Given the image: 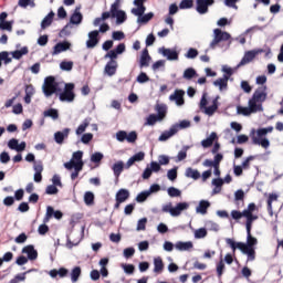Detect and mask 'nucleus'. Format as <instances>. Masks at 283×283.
I'll use <instances>...</instances> for the list:
<instances>
[{
  "instance_id": "1",
  "label": "nucleus",
  "mask_w": 283,
  "mask_h": 283,
  "mask_svg": "<svg viewBox=\"0 0 283 283\" xmlns=\"http://www.w3.org/2000/svg\"><path fill=\"white\" fill-rule=\"evenodd\" d=\"M227 244L232 249L233 253H235L237 249H255L258 244V239L251 235V232H247V243L244 242H235L233 239H226Z\"/></svg>"
},
{
  "instance_id": "2",
  "label": "nucleus",
  "mask_w": 283,
  "mask_h": 283,
  "mask_svg": "<svg viewBox=\"0 0 283 283\" xmlns=\"http://www.w3.org/2000/svg\"><path fill=\"white\" fill-rule=\"evenodd\" d=\"M266 86L259 87L254 91L252 98L249 102L256 108L259 112H264L262 104L266 101Z\"/></svg>"
},
{
  "instance_id": "3",
  "label": "nucleus",
  "mask_w": 283,
  "mask_h": 283,
  "mask_svg": "<svg viewBox=\"0 0 283 283\" xmlns=\"http://www.w3.org/2000/svg\"><path fill=\"white\" fill-rule=\"evenodd\" d=\"M187 209H189V202L185 201L178 202L176 207H172L171 203H168L163 207L161 211H164V213H170L172 218H178V216H180L182 211H187Z\"/></svg>"
},
{
  "instance_id": "4",
  "label": "nucleus",
  "mask_w": 283,
  "mask_h": 283,
  "mask_svg": "<svg viewBox=\"0 0 283 283\" xmlns=\"http://www.w3.org/2000/svg\"><path fill=\"white\" fill-rule=\"evenodd\" d=\"M61 103H74L76 94L74 93V83L64 84V90L59 94Z\"/></svg>"
},
{
  "instance_id": "5",
  "label": "nucleus",
  "mask_w": 283,
  "mask_h": 283,
  "mask_svg": "<svg viewBox=\"0 0 283 283\" xmlns=\"http://www.w3.org/2000/svg\"><path fill=\"white\" fill-rule=\"evenodd\" d=\"M213 40L210 42V49L216 50L222 41H230L231 40V34L227 31H221L220 29H214L213 30Z\"/></svg>"
},
{
  "instance_id": "6",
  "label": "nucleus",
  "mask_w": 283,
  "mask_h": 283,
  "mask_svg": "<svg viewBox=\"0 0 283 283\" xmlns=\"http://www.w3.org/2000/svg\"><path fill=\"white\" fill-rule=\"evenodd\" d=\"M262 53H264V49H254L251 51H247L244 53L242 60L240 61V63L237 65L235 70H238V67L249 65V63H251V61H253V59H255V56H258V54H262Z\"/></svg>"
},
{
  "instance_id": "7",
  "label": "nucleus",
  "mask_w": 283,
  "mask_h": 283,
  "mask_svg": "<svg viewBox=\"0 0 283 283\" xmlns=\"http://www.w3.org/2000/svg\"><path fill=\"white\" fill-rule=\"evenodd\" d=\"M233 76V72H224L222 77L217 78L213 82L214 87H219L220 92L229 87V78Z\"/></svg>"
},
{
  "instance_id": "8",
  "label": "nucleus",
  "mask_w": 283,
  "mask_h": 283,
  "mask_svg": "<svg viewBox=\"0 0 283 283\" xmlns=\"http://www.w3.org/2000/svg\"><path fill=\"white\" fill-rule=\"evenodd\" d=\"M216 0H196V11L198 14H207L209 7L213 6Z\"/></svg>"
},
{
  "instance_id": "9",
  "label": "nucleus",
  "mask_w": 283,
  "mask_h": 283,
  "mask_svg": "<svg viewBox=\"0 0 283 283\" xmlns=\"http://www.w3.org/2000/svg\"><path fill=\"white\" fill-rule=\"evenodd\" d=\"M249 106H238L237 114H241L242 116H251V114H258V108L253 106L252 103L248 102Z\"/></svg>"
},
{
  "instance_id": "10",
  "label": "nucleus",
  "mask_w": 283,
  "mask_h": 283,
  "mask_svg": "<svg viewBox=\"0 0 283 283\" xmlns=\"http://www.w3.org/2000/svg\"><path fill=\"white\" fill-rule=\"evenodd\" d=\"M169 101H175L176 105L181 107V105H185V91L176 90L174 94L169 96Z\"/></svg>"
},
{
  "instance_id": "11",
  "label": "nucleus",
  "mask_w": 283,
  "mask_h": 283,
  "mask_svg": "<svg viewBox=\"0 0 283 283\" xmlns=\"http://www.w3.org/2000/svg\"><path fill=\"white\" fill-rule=\"evenodd\" d=\"M70 132H71L70 128H64L63 130H59L54 133V142L57 145H63L64 140L69 138Z\"/></svg>"
},
{
  "instance_id": "12",
  "label": "nucleus",
  "mask_w": 283,
  "mask_h": 283,
  "mask_svg": "<svg viewBox=\"0 0 283 283\" xmlns=\"http://www.w3.org/2000/svg\"><path fill=\"white\" fill-rule=\"evenodd\" d=\"M222 160H224V155H222L221 153H217L214 155L213 160L211 159H206L202 165L203 167H212V166H217L220 167V163H222Z\"/></svg>"
},
{
  "instance_id": "13",
  "label": "nucleus",
  "mask_w": 283,
  "mask_h": 283,
  "mask_svg": "<svg viewBox=\"0 0 283 283\" xmlns=\"http://www.w3.org/2000/svg\"><path fill=\"white\" fill-rule=\"evenodd\" d=\"M97 45H98V30H94L88 33V40L86 41V48L92 50Z\"/></svg>"
},
{
  "instance_id": "14",
  "label": "nucleus",
  "mask_w": 283,
  "mask_h": 283,
  "mask_svg": "<svg viewBox=\"0 0 283 283\" xmlns=\"http://www.w3.org/2000/svg\"><path fill=\"white\" fill-rule=\"evenodd\" d=\"M159 52L160 54H163V56L168 59V61H178V52L174 49H167L163 46L161 49H159Z\"/></svg>"
},
{
  "instance_id": "15",
  "label": "nucleus",
  "mask_w": 283,
  "mask_h": 283,
  "mask_svg": "<svg viewBox=\"0 0 283 283\" xmlns=\"http://www.w3.org/2000/svg\"><path fill=\"white\" fill-rule=\"evenodd\" d=\"M22 253L28 254L27 260L34 261V260H36V258H39V252L36 251V249H34V245H32V244L24 247L22 249Z\"/></svg>"
},
{
  "instance_id": "16",
  "label": "nucleus",
  "mask_w": 283,
  "mask_h": 283,
  "mask_svg": "<svg viewBox=\"0 0 283 283\" xmlns=\"http://www.w3.org/2000/svg\"><path fill=\"white\" fill-rule=\"evenodd\" d=\"M216 140H218V133L212 132L209 137L201 140V147H203V149H209V147H213Z\"/></svg>"
},
{
  "instance_id": "17",
  "label": "nucleus",
  "mask_w": 283,
  "mask_h": 283,
  "mask_svg": "<svg viewBox=\"0 0 283 283\" xmlns=\"http://www.w3.org/2000/svg\"><path fill=\"white\" fill-rule=\"evenodd\" d=\"M145 1L147 0H134V6L137 8L132 9V14H145L147 7H145Z\"/></svg>"
},
{
  "instance_id": "18",
  "label": "nucleus",
  "mask_w": 283,
  "mask_h": 283,
  "mask_svg": "<svg viewBox=\"0 0 283 283\" xmlns=\"http://www.w3.org/2000/svg\"><path fill=\"white\" fill-rule=\"evenodd\" d=\"M149 61H151V56L149 55V50L144 49L139 59V66L149 67Z\"/></svg>"
},
{
  "instance_id": "19",
  "label": "nucleus",
  "mask_w": 283,
  "mask_h": 283,
  "mask_svg": "<svg viewBox=\"0 0 283 283\" xmlns=\"http://www.w3.org/2000/svg\"><path fill=\"white\" fill-rule=\"evenodd\" d=\"M115 200L119 202H127L129 200V190L122 188L115 195Z\"/></svg>"
},
{
  "instance_id": "20",
  "label": "nucleus",
  "mask_w": 283,
  "mask_h": 283,
  "mask_svg": "<svg viewBox=\"0 0 283 283\" xmlns=\"http://www.w3.org/2000/svg\"><path fill=\"white\" fill-rule=\"evenodd\" d=\"M85 166L84 161L81 163H64V167L65 169H67L69 171H72V169H74V171H76L77 174H81V171H83V167Z\"/></svg>"
},
{
  "instance_id": "21",
  "label": "nucleus",
  "mask_w": 283,
  "mask_h": 283,
  "mask_svg": "<svg viewBox=\"0 0 283 283\" xmlns=\"http://www.w3.org/2000/svg\"><path fill=\"white\" fill-rule=\"evenodd\" d=\"M70 48H72V44L70 42H59L54 46L53 54H61V52H66V50H70Z\"/></svg>"
},
{
  "instance_id": "22",
  "label": "nucleus",
  "mask_w": 283,
  "mask_h": 283,
  "mask_svg": "<svg viewBox=\"0 0 283 283\" xmlns=\"http://www.w3.org/2000/svg\"><path fill=\"white\" fill-rule=\"evenodd\" d=\"M157 114L156 116L159 120H165L167 118V105L166 104H157L155 107Z\"/></svg>"
},
{
  "instance_id": "23",
  "label": "nucleus",
  "mask_w": 283,
  "mask_h": 283,
  "mask_svg": "<svg viewBox=\"0 0 283 283\" xmlns=\"http://www.w3.org/2000/svg\"><path fill=\"white\" fill-rule=\"evenodd\" d=\"M209 207H211V202H209V200H200L198 207L196 208V212L201 213V216H206Z\"/></svg>"
},
{
  "instance_id": "24",
  "label": "nucleus",
  "mask_w": 283,
  "mask_h": 283,
  "mask_svg": "<svg viewBox=\"0 0 283 283\" xmlns=\"http://www.w3.org/2000/svg\"><path fill=\"white\" fill-rule=\"evenodd\" d=\"M243 255L248 256V262H253L255 260V248H237Z\"/></svg>"
},
{
  "instance_id": "25",
  "label": "nucleus",
  "mask_w": 283,
  "mask_h": 283,
  "mask_svg": "<svg viewBox=\"0 0 283 283\" xmlns=\"http://www.w3.org/2000/svg\"><path fill=\"white\" fill-rule=\"evenodd\" d=\"M172 136H176V129H174V126H170L169 130H165L159 136L158 140L159 143H165L169 140Z\"/></svg>"
},
{
  "instance_id": "26",
  "label": "nucleus",
  "mask_w": 283,
  "mask_h": 283,
  "mask_svg": "<svg viewBox=\"0 0 283 283\" xmlns=\"http://www.w3.org/2000/svg\"><path fill=\"white\" fill-rule=\"evenodd\" d=\"M135 17L137 18V23H142V24H147L148 22L151 21V19H154V12H149V13H142V14H135Z\"/></svg>"
},
{
  "instance_id": "27",
  "label": "nucleus",
  "mask_w": 283,
  "mask_h": 283,
  "mask_svg": "<svg viewBox=\"0 0 283 283\" xmlns=\"http://www.w3.org/2000/svg\"><path fill=\"white\" fill-rule=\"evenodd\" d=\"M78 10H81V8H76L75 12L71 15L70 22L73 25H78L83 22V14L78 12Z\"/></svg>"
},
{
  "instance_id": "28",
  "label": "nucleus",
  "mask_w": 283,
  "mask_h": 283,
  "mask_svg": "<svg viewBox=\"0 0 283 283\" xmlns=\"http://www.w3.org/2000/svg\"><path fill=\"white\" fill-rule=\"evenodd\" d=\"M280 196L277 193H270L268 198V212L271 218H273V202H276Z\"/></svg>"
},
{
  "instance_id": "29",
  "label": "nucleus",
  "mask_w": 283,
  "mask_h": 283,
  "mask_svg": "<svg viewBox=\"0 0 283 283\" xmlns=\"http://www.w3.org/2000/svg\"><path fill=\"white\" fill-rule=\"evenodd\" d=\"M252 143L253 145H261V147H263L264 149H269V147H271V142L266 137H263V138L252 137Z\"/></svg>"
},
{
  "instance_id": "30",
  "label": "nucleus",
  "mask_w": 283,
  "mask_h": 283,
  "mask_svg": "<svg viewBox=\"0 0 283 283\" xmlns=\"http://www.w3.org/2000/svg\"><path fill=\"white\" fill-rule=\"evenodd\" d=\"M176 249L178 251H189L190 249H193V242L191 241H178L176 244H175Z\"/></svg>"
},
{
  "instance_id": "31",
  "label": "nucleus",
  "mask_w": 283,
  "mask_h": 283,
  "mask_svg": "<svg viewBox=\"0 0 283 283\" xmlns=\"http://www.w3.org/2000/svg\"><path fill=\"white\" fill-rule=\"evenodd\" d=\"M171 126L176 130V134H177V132H180V129H189V127H191V122H189L188 119H182L179 123H176Z\"/></svg>"
},
{
  "instance_id": "32",
  "label": "nucleus",
  "mask_w": 283,
  "mask_h": 283,
  "mask_svg": "<svg viewBox=\"0 0 283 283\" xmlns=\"http://www.w3.org/2000/svg\"><path fill=\"white\" fill-rule=\"evenodd\" d=\"M123 169H125V164L123 161H117L113 165L112 170L115 178H120V174H123Z\"/></svg>"
},
{
  "instance_id": "33",
  "label": "nucleus",
  "mask_w": 283,
  "mask_h": 283,
  "mask_svg": "<svg viewBox=\"0 0 283 283\" xmlns=\"http://www.w3.org/2000/svg\"><path fill=\"white\" fill-rule=\"evenodd\" d=\"M54 21V11L49 12V14L42 20L41 29L45 30V28H50L52 22Z\"/></svg>"
},
{
  "instance_id": "34",
  "label": "nucleus",
  "mask_w": 283,
  "mask_h": 283,
  "mask_svg": "<svg viewBox=\"0 0 283 283\" xmlns=\"http://www.w3.org/2000/svg\"><path fill=\"white\" fill-rule=\"evenodd\" d=\"M218 112V97L212 101V105L205 107V114L207 116H213Z\"/></svg>"
},
{
  "instance_id": "35",
  "label": "nucleus",
  "mask_w": 283,
  "mask_h": 283,
  "mask_svg": "<svg viewBox=\"0 0 283 283\" xmlns=\"http://www.w3.org/2000/svg\"><path fill=\"white\" fill-rule=\"evenodd\" d=\"M186 178H192V180H199L200 178V171L198 169H193L191 167H188L185 172Z\"/></svg>"
},
{
  "instance_id": "36",
  "label": "nucleus",
  "mask_w": 283,
  "mask_h": 283,
  "mask_svg": "<svg viewBox=\"0 0 283 283\" xmlns=\"http://www.w3.org/2000/svg\"><path fill=\"white\" fill-rule=\"evenodd\" d=\"M92 120V118L87 117L85 118L82 124L78 125V127L75 130V134L77 136H81V134H83L85 132V129H87V127H90V122Z\"/></svg>"
},
{
  "instance_id": "37",
  "label": "nucleus",
  "mask_w": 283,
  "mask_h": 283,
  "mask_svg": "<svg viewBox=\"0 0 283 283\" xmlns=\"http://www.w3.org/2000/svg\"><path fill=\"white\" fill-rule=\"evenodd\" d=\"M44 118H52L53 120L59 119V109L56 108H49L43 112Z\"/></svg>"
},
{
  "instance_id": "38",
  "label": "nucleus",
  "mask_w": 283,
  "mask_h": 283,
  "mask_svg": "<svg viewBox=\"0 0 283 283\" xmlns=\"http://www.w3.org/2000/svg\"><path fill=\"white\" fill-rule=\"evenodd\" d=\"M154 272L160 273L165 269V263L163 262V258L158 256L154 259Z\"/></svg>"
},
{
  "instance_id": "39",
  "label": "nucleus",
  "mask_w": 283,
  "mask_h": 283,
  "mask_svg": "<svg viewBox=\"0 0 283 283\" xmlns=\"http://www.w3.org/2000/svg\"><path fill=\"white\" fill-rule=\"evenodd\" d=\"M81 266H74L71 271V282L76 283L78 282V277H81Z\"/></svg>"
},
{
  "instance_id": "40",
  "label": "nucleus",
  "mask_w": 283,
  "mask_h": 283,
  "mask_svg": "<svg viewBox=\"0 0 283 283\" xmlns=\"http://www.w3.org/2000/svg\"><path fill=\"white\" fill-rule=\"evenodd\" d=\"M66 163H71V164L84 163L83 161V151L82 150H77V151L73 153L71 160L66 161Z\"/></svg>"
},
{
  "instance_id": "41",
  "label": "nucleus",
  "mask_w": 283,
  "mask_h": 283,
  "mask_svg": "<svg viewBox=\"0 0 283 283\" xmlns=\"http://www.w3.org/2000/svg\"><path fill=\"white\" fill-rule=\"evenodd\" d=\"M29 50H28V46H24L22 48L21 50H15L13 51L11 54H12V57L13 59H21L22 56H25V54H28Z\"/></svg>"
},
{
  "instance_id": "42",
  "label": "nucleus",
  "mask_w": 283,
  "mask_h": 283,
  "mask_svg": "<svg viewBox=\"0 0 283 283\" xmlns=\"http://www.w3.org/2000/svg\"><path fill=\"white\" fill-rule=\"evenodd\" d=\"M84 202L87 207H92V205H94V192L86 191L84 193Z\"/></svg>"
},
{
  "instance_id": "43",
  "label": "nucleus",
  "mask_w": 283,
  "mask_h": 283,
  "mask_svg": "<svg viewBox=\"0 0 283 283\" xmlns=\"http://www.w3.org/2000/svg\"><path fill=\"white\" fill-rule=\"evenodd\" d=\"M167 191L170 198H180L182 196V191L176 187H169Z\"/></svg>"
},
{
  "instance_id": "44",
  "label": "nucleus",
  "mask_w": 283,
  "mask_h": 283,
  "mask_svg": "<svg viewBox=\"0 0 283 283\" xmlns=\"http://www.w3.org/2000/svg\"><path fill=\"white\" fill-rule=\"evenodd\" d=\"M117 67H118V62H116V60H111L106 64L104 72H116Z\"/></svg>"
},
{
  "instance_id": "45",
  "label": "nucleus",
  "mask_w": 283,
  "mask_h": 283,
  "mask_svg": "<svg viewBox=\"0 0 283 283\" xmlns=\"http://www.w3.org/2000/svg\"><path fill=\"white\" fill-rule=\"evenodd\" d=\"M167 178H168V180H171V182L177 180V178H178V167L175 166L172 169H169L167 171Z\"/></svg>"
},
{
  "instance_id": "46",
  "label": "nucleus",
  "mask_w": 283,
  "mask_h": 283,
  "mask_svg": "<svg viewBox=\"0 0 283 283\" xmlns=\"http://www.w3.org/2000/svg\"><path fill=\"white\" fill-rule=\"evenodd\" d=\"M74 67V62L72 61H62L60 63V69L63 70L64 72H70Z\"/></svg>"
},
{
  "instance_id": "47",
  "label": "nucleus",
  "mask_w": 283,
  "mask_h": 283,
  "mask_svg": "<svg viewBox=\"0 0 283 283\" xmlns=\"http://www.w3.org/2000/svg\"><path fill=\"white\" fill-rule=\"evenodd\" d=\"M48 209L51 212V218H55V220H61L63 218L61 210H54L52 206H48Z\"/></svg>"
},
{
  "instance_id": "48",
  "label": "nucleus",
  "mask_w": 283,
  "mask_h": 283,
  "mask_svg": "<svg viewBox=\"0 0 283 283\" xmlns=\"http://www.w3.org/2000/svg\"><path fill=\"white\" fill-rule=\"evenodd\" d=\"M207 233L206 228H199L195 231V238L196 240H202V238H207Z\"/></svg>"
},
{
  "instance_id": "49",
  "label": "nucleus",
  "mask_w": 283,
  "mask_h": 283,
  "mask_svg": "<svg viewBox=\"0 0 283 283\" xmlns=\"http://www.w3.org/2000/svg\"><path fill=\"white\" fill-rule=\"evenodd\" d=\"M161 119L156 116V114H150L147 119L145 125L154 126L156 123L160 122Z\"/></svg>"
},
{
  "instance_id": "50",
  "label": "nucleus",
  "mask_w": 283,
  "mask_h": 283,
  "mask_svg": "<svg viewBox=\"0 0 283 283\" xmlns=\"http://www.w3.org/2000/svg\"><path fill=\"white\" fill-rule=\"evenodd\" d=\"M179 8L180 10H189L193 8V0H181Z\"/></svg>"
},
{
  "instance_id": "51",
  "label": "nucleus",
  "mask_w": 283,
  "mask_h": 283,
  "mask_svg": "<svg viewBox=\"0 0 283 283\" xmlns=\"http://www.w3.org/2000/svg\"><path fill=\"white\" fill-rule=\"evenodd\" d=\"M118 8H120V0H115V2L111 6V14L113 18H116L117 12H120Z\"/></svg>"
},
{
  "instance_id": "52",
  "label": "nucleus",
  "mask_w": 283,
  "mask_h": 283,
  "mask_svg": "<svg viewBox=\"0 0 283 283\" xmlns=\"http://www.w3.org/2000/svg\"><path fill=\"white\" fill-rule=\"evenodd\" d=\"M122 269H124V273L126 275H134V271H136V266L134 264H122Z\"/></svg>"
},
{
  "instance_id": "53",
  "label": "nucleus",
  "mask_w": 283,
  "mask_h": 283,
  "mask_svg": "<svg viewBox=\"0 0 283 283\" xmlns=\"http://www.w3.org/2000/svg\"><path fill=\"white\" fill-rule=\"evenodd\" d=\"M93 139H94V134L86 133L82 135L81 143H83V145H90V143H92Z\"/></svg>"
},
{
  "instance_id": "54",
  "label": "nucleus",
  "mask_w": 283,
  "mask_h": 283,
  "mask_svg": "<svg viewBox=\"0 0 283 283\" xmlns=\"http://www.w3.org/2000/svg\"><path fill=\"white\" fill-rule=\"evenodd\" d=\"M0 61H3L4 65H8V63H12V57H10L7 51H2L0 52Z\"/></svg>"
},
{
  "instance_id": "55",
  "label": "nucleus",
  "mask_w": 283,
  "mask_h": 283,
  "mask_svg": "<svg viewBox=\"0 0 283 283\" xmlns=\"http://www.w3.org/2000/svg\"><path fill=\"white\" fill-rule=\"evenodd\" d=\"M116 19H117V23H125L127 21V14L125 13V11L119 10L116 14H115Z\"/></svg>"
},
{
  "instance_id": "56",
  "label": "nucleus",
  "mask_w": 283,
  "mask_h": 283,
  "mask_svg": "<svg viewBox=\"0 0 283 283\" xmlns=\"http://www.w3.org/2000/svg\"><path fill=\"white\" fill-rule=\"evenodd\" d=\"M258 220V216L252 214V217H249L245 222V229L247 232L251 233V229L253 227V221Z\"/></svg>"
},
{
  "instance_id": "57",
  "label": "nucleus",
  "mask_w": 283,
  "mask_h": 283,
  "mask_svg": "<svg viewBox=\"0 0 283 283\" xmlns=\"http://www.w3.org/2000/svg\"><path fill=\"white\" fill-rule=\"evenodd\" d=\"M149 198V192L147 190L142 191L136 197V202H145Z\"/></svg>"
},
{
  "instance_id": "58",
  "label": "nucleus",
  "mask_w": 283,
  "mask_h": 283,
  "mask_svg": "<svg viewBox=\"0 0 283 283\" xmlns=\"http://www.w3.org/2000/svg\"><path fill=\"white\" fill-rule=\"evenodd\" d=\"M45 193L46 196H56V193H59V188H56L54 185H49L45 188Z\"/></svg>"
},
{
  "instance_id": "59",
  "label": "nucleus",
  "mask_w": 283,
  "mask_h": 283,
  "mask_svg": "<svg viewBox=\"0 0 283 283\" xmlns=\"http://www.w3.org/2000/svg\"><path fill=\"white\" fill-rule=\"evenodd\" d=\"M147 229V218H142L137 222L136 231H145Z\"/></svg>"
},
{
  "instance_id": "60",
  "label": "nucleus",
  "mask_w": 283,
  "mask_h": 283,
  "mask_svg": "<svg viewBox=\"0 0 283 283\" xmlns=\"http://www.w3.org/2000/svg\"><path fill=\"white\" fill-rule=\"evenodd\" d=\"M126 140L127 143H136L138 140V133L133 130L128 135L126 134Z\"/></svg>"
},
{
  "instance_id": "61",
  "label": "nucleus",
  "mask_w": 283,
  "mask_h": 283,
  "mask_svg": "<svg viewBox=\"0 0 283 283\" xmlns=\"http://www.w3.org/2000/svg\"><path fill=\"white\" fill-rule=\"evenodd\" d=\"M103 158H104L103 153H94V154L91 156V163L98 164V163H101V160H103Z\"/></svg>"
},
{
  "instance_id": "62",
  "label": "nucleus",
  "mask_w": 283,
  "mask_h": 283,
  "mask_svg": "<svg viewBox=\"0 0 283 283\" xmlns=\"http://www.w3.org/2000/svg\"><path fill=\"white\" fill-rule=\"evenodd\" d=\"M50 231V227L45 223H42L38 228L39 235H45Z\"/></svg>"
},
{
  "instance_id": "63",
  "label": "nucleus",
  "mask_w": 283,
  "mask_h": 283,
  "mask_svg": "<svg viewBox=\"0 0 283 283\" xmlns=\"http://www.w3.org/2000/svg\"><path fill=\"white\" fill-rule=\"evenodd\" d=\"M198 56L197 49L190 48L186 53V59H196Z\"/></svg>"
},
{
  "instance_id": "64",
  "label": "nucleus",
  "mask_w": 283,
  "mask_h": 283,
  "mask_svg": "<svg viewBox=\"0 0 283 283\" xmlns=\"http://www.w3.org/2000/svg\"><path fill=\"white\" fill-rule=\"evenodd\" d=\"M0 30H7L8 32H12V22H0Z\"/></svg>"
}]
</instances>
